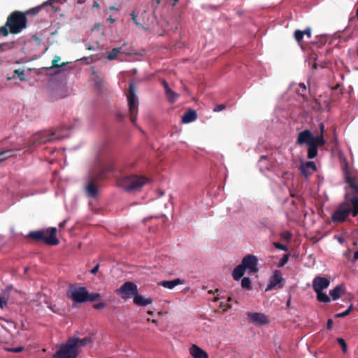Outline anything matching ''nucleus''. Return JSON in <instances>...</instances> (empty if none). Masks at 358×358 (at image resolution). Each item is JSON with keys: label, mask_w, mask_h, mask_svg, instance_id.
Masks as SVG:
<instances>
[{"label": "nucleus", "mask_w": 358, "mask_h": 358, "mask_svg": "<svg viewBox=\"0 0 358 358\" xmlns=\"http://www.w3.org/2000/svg\"><path fill=\"white\" fill-rule=\"evenodd\" d=\"M324 125L320 124V134L314 136L310 130H304L299 134L297 143L299 144H306L308 145V158L313 159L317 155V148L323 146L326 143L324 138Z\"/></svg>", "instance_id": "nucleus-1"}, {"label": "nucleus", "mask_w": 358, "mask_h": 358, "mask_svg": "<svg viewBox=\"0 0 358 358\" xmlns=\"http://www.w3.org/2000/svg\"><path fill=\"white\" fill-rule=\"evenodd\" d=\"M352 213L353 217L358 215V198L352 196L350 200L341 203L335 210L331 216L334 222H341L346 220L349 215Z\"/></svg>", "instance_id": "nucleus-2"}, {"label": "nucleus", "mask_w": 358, "mask_h": 358, "mask_svg": "<svg viewBox=\"0 0 358 358\" xmlns=\"http://www.w3.org/2000/svg\"><path fill=\"white\" fill-rule=\"evenodd\" d=\"M7 27H9L10 31L13 34H17L26 27V17L24 14L15 12L8 18L5 26L0 28V34L3 36L8 35Z\"/></svg>", "instance_id": "nucleus-3"}, {"label": "nucleus", "mask_w": 358, "mask_h": 358, "mask_svg": "<svg viewBox=\"0 0 358 358\" xmlns=\"http://www.w3.org/2000/svg\"><path fill=\"white\" fill-rule=\"evenodd\" d=\"M148 182V179L144 176H124L118 181V185L122 187L126 190H136L138 189L146 183Z\"/></svg>", "instance_id": "nucleus-4"}, {"label": "nucleus", "mask_w": 358, "mask_h": 358, "mask_svg": "<svg viewBox=\"0 0 358 358\" xmlns=\"http://www.w3.org/2000/svg\"><path fill=\"white\" fill-rule=\"evenodd\" d=\"M78 350L76 348V342L68 340L66 343L61 345L60 348L55 353L54 358H76Z\"/></svg>", "instance_id": "nucleus-5"}, {"label": "nucleus", "mask_w": 358, "mask_h": 358, "mask_svg": "<svg viewBox=\"0 0 358 358\" xmlns=\"http://www.w3.org/2000/svg\"><path fill=\"white\" fill-rule=\"evenodd\" d=\"M66 295L75 302L83 303L87 301L89 292L84 287H78L75 285H71L66 292Z\"/></svg>", "instance_id": "nucleus-6"}, {"label": "nucleus", "mask_w": 358, "mask_h": 358, "mask_svg": "<svg viewBox=\"0 0 358 358\" xmlns=\"http://www.w3.org/2000/svg\"><path fill=\"white\" fill-rule=\"evenodd\" d=\"M117 294L124 300L134 298L138 293L137 285L131 281L125 282L116 291Z\"/></svg>", "instance_id": "nucleus-7"}, {"label": "nucleus", "mask_w": 358, "mask_h": 358, "mask_svg": "<svg viewBox=\"0 0 358 358\" xmlns=\"http://www.w3.org/2000/svg\"><path fill=\"white\" fill-rule=\"evenodd\" d=\"M128 106L130 112V119L131 122H135L136 120V113L138 107V100L136 95L135 87L133 83L129 85V94L127 96Z\"/></svg>", "instance_id": "nucleus-8"}, {"label": "nucleus", "mask_w": 358, "mask_h": 358, "mask_svg": "<svg viewBox=\"0 0 358 358\" xmlns=\"http://www.w3.org/2000/svg\"><path fill=\"white\" fill-rule=\"evenodd\" d=\"M345 180L348 184L345 186V199L346 201L350 200L352 196H356L355 194H358V185L355 178H352L348 173L345 174Z\"/></svg>", "instance_id": "nucleus-9"}, {"label": "nucleus", "mask_w": 358, "mask_h": 358, "mask_svg": "<svg viewBox=\"0 0 358 358\" xmlns=\"http://www.w3.org/2000/svg\"><path fill=\"white\" fill-rule=\"evenodd\" d=\"M284 285V279L279 270H275V272L269 279L268 284L266 288V291L273 289L282 288Z\"/></svg>", "instance_id": "nucleus-10"}, {"label": "nucleus", "mask_w": 358, "mask_h": 358, "mask_svg": "<svg viewBox=\"0 0 358 358\" xmlns=\"http://www.w3.org/2000/svg\"><path fill=\"white\" fill-rule=\"evenodd\" d=\"M248 317L249 322L256 325H264L269 323L268 317L261 313H248Z\"/></svg>", "instance_id": "nucleus-11"}, {"label": "nucleus", "mask_w": 358, "mask_h": 358, "mask_svg": "<svg viewBox=\"0 0 358 358\" xmlns=\"http://www.w3.org/2000/svg\"><path fill=\"white\" fill-rule=\"evenodd\" d=\"M299 169L305 178H308L317 171L316 165L313 162L301 161Z\"/></svg>", "instance_id": "nucleus-12"}, {"label": "nucleus", "mask_w": 358, "mask_h": 358, "mask_svg": "<svg viewBox=\"0 0 358 358\" xmlns=\"http://www.w3.org/2000/svg\"><path fill=\"white\" fill-rule=\"evenodd\" d=\"M258 263V259L256 256L249 255L245 256L241 264L238 265L235 268H256Z\"/></svg>", "instance_id": "nucleus-13"}, {"label": "nucleus", "mask_w": 358, "mask_h": 358, "mask_svg": "<svg viewBox=\"0 0 358 358\" xmlns=\"http://www.w3.org/2000/svg\"><path fill=\"white\" fill-rule=\"evenodd\" d=\"M62 138V136L55 133H52V134H37L33 137L32 141L33 144H35L36 142L42 144L51 142L56 139H60Z\"/></svg>", "instance_id": "nucleus-14"}, {"label": "nucleus", "mask_w": 358, "mask_h": 358, "mask_svg": "<svg viewBox=\"0 0 358 358\" xmlns=\"http://www.w3.org/2000/svg\"><path fill=\"white\" fill-rule=\"evenodd\" d=\"M330 284V281L324 277L317 276L313 281V288L315 292L323 291L327 289Z\"/></svg>", "instance_id": "nucleus-15"}, {"label": "nucleus", "mask_w": 358, "mask_h": 358, "mask_svg": "<svg viewBox=\"0 0 358 358\" xmlns=\"http://www.w3.org/2000/svg\"><path fill=\"white\" fill-rule=\"evenodd\" d=\"M57 229L51 227L45 231V243L50 245L59 244V240L56 237Z\"/></svg>", "instance_id": "nucleus-16"}, {"label": "nucleus", "mask_w": 358, "mask_h": 358, "mask_svg": "<svg viewBox=\"0 0 358 358\" xmlns=\"http://www.w3.org/2000/svg\"><path fill=\"white\" fill-rule=\"evenodd\" d=\"M185 283V280L180 278H176L172 280H163L158 282V285L162 286L164 288L171 289L176 286Z\"/></svg>", "instance_id": "nucleus-17"}, {"label": "nucleus", "mask_w": 358, "mask_h": 358, "mask_svg": "<svg viewBox=\"0 0 358 358\" xmlns=\"http://www.w3.org/2000/svg\"><path fill=\"white\" fill-rule=\"evenodd\" d=\"M162 83L164 86L165 94H166L167 99L169 100V102L174 103L179 97V94L176 93L175 92H173L169 87L166 81L163 80Z\"/></svg>", "instance_id": "nucleus-18"}, {"label": "nucleus", "mask_w": 358, "mask_h": 358, "mask_svg": "<svg viewBox=\"0 0 358 358\" xmlns=\"http://www.w3.org/2000/svg\"><path fill=\"white\" fill-rule=\"evenodd\" d=\"M189 353L193 358H208V354L196 345L190 348Z\"/></svg>", "instance_id": "nucleus-19"}, {"label": "nucleus", "mask_w": 358, "mask_h": 358, "mask_svg": "<svg viewBox=\"0 0 358 358\" xmlns=\"http://www.w3.org/2000/svg\"><path fill=\"white\" fill-rule=\"evenodd\" d=\"M345 292V286L342 284L336 286L329 291V294L333 301L338 299Z\"/></svg>", "instance_id": "nucleus-20"}, {"label": "nucleus", "mask_w": 358, "mask_h": 358, "mask_svg": "<svg viewBox=\"0 0 358 358\" xmlns=\"http://www.w3.org/2000/svg\"><path fill=\"white\" fill-rule=\"evenodd\" d=\"M134 303L138 306H145L151 304L153 301L152 298H145L143 296L138 295V294L134 298Z\"/></svg>", "instance_id": "nucleus-21"}, {"label": "nucleus", "mask_w": 358, "mask_h": 358, "mask_svg": "<svg viewBox=\"0 0 358 358\" xmlns=\"http://www.w3.org/2000/svg\"><path fill=\"white\" fill-rule=\"evenodd\" d=\"M197 118V114L194 110H189L184 113L182 117V122L188 124L194 122Z\"/></svg>", "instance_id": "nucleus-22"}, {"label": "nucleus", "mask_w": 358, "mask_h": 358, "mask_svg": "<svg viewBox=\"0 0 358 358\" xmlns=\"http://www.w3.org/2000/svg\"><path fill=\"white\" fill-rule=\"evenodd\" d=\"M317 294V300L322 303H329L331 298L323 291L315 292Z\"/></svg>", "instance_id": "nucleus-23"}, {"label": "nucleus", "mask_w": 358, "mask_h": 358, "mask_svg": "<svg viewBox=\"0 0 358 358\" xmlns=\"http://www.w3.org/2000/svg\"><path fill=\"white\" fill-rule=\"evenodd\" d=\"M29 236L37 241L43 240L45 241V231H31Z\"/></svg>", "instance_id": "nucleus-24"}, {"label": "nucleus", "mask_w": 358, "mask_h": 358, "mask_svg": "<svg viewBox=\"0 0 358 358\" xmlns=\"http://www.w3.org/2000/svg\"><path fill=\"white\" fill-rule=\"evenodd\" d=\"M71 341H74L76 342V348L78 345L80 346H85L87 345L88 343L92 342V339L90 337H85L84 338L80 339V338H70Z\"/></svg>", "instance_id": "nucleus-25"}, {"label": "nucleus", "mask_w": 358, "mask_h": 358, "mask_svg": "<svg viewBox=\"0 0 358 358\" xmlns=\"http://www.w3.org/2000/svg\"><path fill=\"white\" fill-rule=\"evenodd\" d=\"M86 192L90 197H95L97 194L96 187L92 183H90L86 187Z\"/></svg>", "instance_id": "nucleus-26"}, {"label": "nucleus", "mask_w": 358, "mask_h": 358, "mask_svg": "<svg viewBox=\"0 0 358 358\" xmlns=\"http://www.w3.org/2000/svg\"><path fill=\"white\" fill-rule=\"evenodd\" d=\"M121 49L120 48L113 49L108 55V59L109 60L115 59L118 55L120 53Z\"/></svg>", "instance_id": "nucleus-27"}, {"label": "nucleus", "mask_w": 358, "mask_h": 358, "mask_svg": "<svg viewBox=\"0 0 358 358\" xmlns=\"http://www.w3.org/2000/svg\"><path fill=\"white\" fill-rule=\"evenodd\" d=\"M13 151L11 150H6L0 152V162L5 160L13 155Z\"/></svg>", "instance_id": "nucleus-28"}, {"label": "nucleus", "mask_w": 358, "mask_h": 358, "mask_svg": "<svg viewBox=\"0 0 358 358\" xmlns=\"http://www.w3.org/2000/svg\"><path fill=\"white\" fill-rule=\"evenodd\" d=\"M245 270H233L232 276L236 280L241 279L245 274Z\"/></svg>", "instance_id": "nucleus-29"}, {"label": "nucleus", "mask_w": 358, "mask_h": 358, "mask_svg": "<svg viewBox=\"0 0 358 358\" xmlns=\"http://www.w3.org/2000/svg\"><path fill=\"white\" fill-rule=\"evenodd\" d=\"M241 287L244 289H246L248 290L250 289L251 286V281L249 278H243L241 280Z\"/></svg>", "instance_id": "nucleus-30"}, {"label": "nucleus", "mask_w": 358, "mask_h": 358, "mask_svg": "<svg viewBox=\"0 0 358 358\" xmlns=\"http://www.w3.org/2000/svg\"><path fill=\"white\" fill-rule=\"evenodd\" d=\"M352 309H353V306L350 305L346 310H345L344 312L340 313L335 314L334 317L336 318L344 317L348 315L351 313Z\"/></svg>", "instance_id": "nucleus-31"}, {"label": "nucleus", "mask_w": 358, "mask_h": 358, "mask_svg": "<svg viewBox=\"0 0 358 358\" xmlns=\"http://www.w3.org/2000/svg\"><path fill=\"white\" fill-rule=\"evenodd\" d=\"M100 297L101 295L99 293H89V296H87V301H95Z\"/></svg>", "instance_id": "nucleus-32"}, {"label": "nucleus", "mask_w": 358, "mask_h": 358, "mask_svg": "<svg viewBox=\"0 0 358 358\" xmlns=\"http://www.w3.org/2000/svg\"><path fill=\"white\" fill-rule=\"evenodd\" d=\"M337 342L341 345L343 352L344 353H345L347 352V344H346L345 340L342 338H338Z\"/></svg>", "instance_id": "nucleus-33"}, {"label": "nucleus", "mask_w": 358, "mask_h": 358, "mask_svg": "<svg viewBox=\"0 0 358 358\" xmlns=\"http://www.w3.org/2000/svg\"><path fill=\"white\" fill-rule=\"evenodd\" d=\"M303 36H304V32H302V31L296 30L294 33V37L299 43H300L301 41Z\"/></svg>", "instance_id": "nucleus-34"}, {"label": "nucleus", "mask_w": 358, "mask_h": 358, "mask_svg": "<svg viewBox=\"0 0 358 358\" xmlns=\"http://www.w3.org/2000/svg\"><path fill=\"white\" fill-rule=\"evenodd\" d=\"M287 260H288V257L287 255H284L280 260V262H278V266L279 267H282L287 262Z\"/></svg>", "instance_id": "nucleus-35"}, {"label": "nucleus", "mask_w": 358, "mask_h": 358, "mask_svg": "<svg viewBox=\"0 0 358 358\" xmlns=\"http://www.w3.org/2000/svg\"><path fill=\"white\" fill-rule=\"evenodd\" d=\"M106 306V303H103V302H100V303H96L93 306L94 308L97 309V310L103 309Z\"/></svg>", "instance_id": "nucleus-36"}, {"label": "nucleus", "mask_w": 358, "mask_h": 358, "mask_svg": "<svg viewBox=\"0 0 358 358\" xmlns=\"http://www.w3.org/2000/svg\"><path fill=\"white\" fill-rule=\"evenodd\" d=\"M298 92L301 95H303V92L306 91V87L304 83L299 84V89L297 90Z\"/></svg>", "instance_id": "nucleus-37"}, {"label": "nucleus", "mask_w": 358, "mask_h": 358, "mask_svg": "<svg viewBox=\"0 0 358 358\" xmlns=\"http://www.w3.org/2000/svg\"><path fill=\"white\" fill-rule=\"evenodd\" d=\"M60 61V57L59 56H55L52 60V66L53 67H58V62Z\"/></svg>", "instance_id": "nucleus-38"}, {"label": "nucleus", "mask_w": 358, "mask_h": 358, "mask_svg": "<svg viewBox=\"0 0 358 358\" xmlns=\"http://www.w3.org/2000/svg\"><path fill=\"white\" fill-rule=\"evenodd\" d=\"M15 73L17 74L20 80H24V71L20 70H15Z\"/></svg>", "instance_id": "nucleus-39"}, {"label": "nucleus", "mask_w": 358, "mask_h": 358, "mask_svg": "<svg viewBox=\"0 0 358 358\" xmlns=\"http://www.w3.org/2000/svg\"><path fill=\"white\" fill-rule=\"evenodd\" d=\"M22 350H23L22 347H17V348H13L8 349V351L12 352H20Z\"/></svg>", "instance_id": "nucleus-40"}, {"label": "nucleus", "mask_w": 358, "mask_h": 358, "mask_svg": "<svg viewBox=\"0 0 358 358\" xmlns=\"http://www.w3.org/2000/svg\"><path fill=\"white\" fill-rule=\"evenodd\" d=\"M282 236L283 238L288 240L291 238L292 234L289 231H284L282 234Z\"/></svg>", "instance_id": "nucleus-41"}, {"label": "nucleus", "mask_w": 358, "mask_h": 358, "mask_svg": "<svg viewBox=\"0 0 358 358\" xmlns=\"http://www.w3.org/2000/svg\"><path fill=\"white\" fill-rule=\"evenodd\" d=\"M224 108H225V106H224V105L220 104V105L217 106L214 108V110H214L215 112H220V111H221V110H224Z\"/></svg>", "instance_id": "nucleus-42"}, {"label": "nucleus", "mask_w": 358, "mask_h": 358, "mask_svg": "<svg viewBox=\"0 0 358 358\" xmlns=\"http://www.w3.org/2000/svg\"><path fill=\"white\" fill-rule=\"evenodd\" d=\"M333 324H334L333 320L331 319H329L327 320V329H331L332 328Z\"/></svg>", "instance_id": "nucleus-43"}, {"label": "nucleus", "mask_w": 358, "mask_h": 358, "mask_svg": "<svg viewBox=\"0 0 358 358\" xmlns=\"http://www.w3.org/2000/svg\"><path fill=\"white\" fill-rule=\"evenodd\" d=\"M220 306L224 308V311H227L229 308H230L231 306L229 304H224V303H220Z\"/></svg>", "instance_id": "nucleus-44"}, {"label": "nucleus", "mask_w": 358, "mask_h": 358, "mask_svg": "<svg viewBox=\"0 0 358 358\" xmlns=\"http://www.w3.org/2000/svg\"><path fill=\"white\" fill-rule=\"evenodd\" d=\"M302 32H304V35H306L308 38H310L311 36V30L310 28L306 29L304 31H302Z\"/></svg>", "instance_id": "nucleus-45"}, {"label": "nucleus", "mask_w": 358, "mask_h": 358, "mask_svg": "<svg viewBox=\"0 0 358 358\" xmlns=\"http://www.w3.org/2000/svg\"><path fill=\"white\" fill-rule=\"evenodd\" d=\"M275 247L280 250H284V251H286L287 250V248L281 244H279V243H276L275 244Z\"/></svg>", "instance_id": "nucleus-46"}, {"label": "nucleus", "mask_w": 358, "mask_h": 358, "mask_svg": "<svg viewBox=\"0 0 358 358\" xmlns=\"http://www.w3.org/2000/svg\"><path fill=\"white\" fill-rule=\"evenodd\" d=\"M7 303L6 301L0 296V307L3 308L4 306H6Z\"/></svg>", "instance_id": "nucleus-47"}, {"label": "nucleus", "mask_w": 358, "mask_h": 358, "mask_svg": "<svg viewBox=\"0 0 358 358\" xmlns=\"http://www.w3.org/2000/svg\"><path fill=\"white\" fill-rule=\"evenodd\" d=\"M220 292V290L218 289H216L215 291H213V290H209L208 291V294H218V292Z\"/></svg>", "instance_id": "nucleus-48"}, {"label": "nucleus", "mask_w": 358, "mask_h": 358, "mask_svg": "<svg viewBox=\"0 0 358 358\" xmlns=\"http://www.w3.org/2000/svg\"><path fill=\"white\" fill-rule=\"evenodd\" d=\"M66 223V220H64L62 222L59 223V227H64Z\"/></svg>", "instance_id": "nucleus-49"}, {"label": "nucleus", "mask_w": 358, "mask_h": 358, "mask_svg": "<svg viewBox=\"0 0 358 358\" xmlns=\"http://www.w3.org/2000/svg\"><path fill=\"white\" fill-rule=\"evenodd\" d=\"M93 6V8H99V3H98V2L94 1V2L93 3V6Z\"/></svg>", "instance_id": "nucleus-50"}, {"label": "nucleus", "mask_w": 358, "mask_h": 358, "mask_svg": "<svg viewBox=\"0 0 358 358\" xmlns=\"http://www.w3.org/2000/svg\"><path fill=\"white\" fill-rule=\"evenodd\" d=\"M107 20H108L110 23H111V24H113V23L115 22V20H114L113 17H109L107 19Z\"/></svg>", "instance_id": "nucleus-51"}, {"label": "nucleus", "mask_w": 358, "mask_h": 358, "mask_svg": "<svg viewBox=\"0 0 358 358\" xmlns=\"http://www.w3.org/2000/svg\"><path fill=\"white\" fill-rule=\"evenodd\" d=\"M337 240L338 241V242L340 243H343V238L342 237H341V236L337 237Z\"/></svg>", "instance_id": "nucleus-52"}, {"label": "nucleus", "mask_w": 358, "mask_h": 358, "mask_svg": "<svg viewBox=\"0 0 358 358\" xmlns=\"http://www.w3.org/2000/svg\"><path fill=\"white\" fill-rule=\"evenodd\" d=\"M354 258L355 259H358V250L355 252V253H354Z\"/></svg>", "instance_id": "nucleus-53"}, {"label": "nucleus", "mask_w": 358, "mask_h": 358, "mask_svg": "<svg viewBox=\"0 0 358 358\" xmlns=\"http://www.w3.org/2000/svg\"><path fill=\"white\" fill-rule=\"evenodd\" d=\"M100 266H101V265L99 264H96L94 266L93 268L96 269V268H99Z\"/></svg>", "instance_id": "nucleus-54"}, {"label": "nucleus", "mask_w": 358, "mask_h": 358, "mask_svg": "<svg viewBox=\"0 0 358 358\" xmlns=\"http://www.w3.org/2000/svg\"><path fill=\"white\" fill-rule=\"evenodd\" d=\"M98 271L99 270H90V272L93 274H96Z\"/></svg>", "instance_id": "nucleus-55"}, {"label": "nucleus", "mask_w": 358, "mask_h": 358, "mask_svg": "<svg viewBox=\"0 0 358 358\" xmlns=\"http://www.w3.org/2000/svg\"><path fill=\"white\" fill-rule=\"evenodd\" d=\"M148 322L152 321V322L155 323V324L157 322V321L156 320H150V319H148Z\"/></svg>", "instance_id": "nucleus-56"}, {"label": "nucleus", "mask_w": 358, "mask_h": 358, "mask_svg": "<svg viewBox=\"0 0 358 358\" xmlns=\"http://www.w3.org/2000/svg\"><path fill=\"white\" fill-rule=\"evenodd\" d=\"M148 314L150 315H153V312L151 311V310H148Z\"/></svg>", "instance_id": "nucleus-57"}, {"label": "nucleus", "mask_w": 358, "mask_h": 358, "mask_svg": "<svg viewBox=\"0 0 358 358\" xmlns=\"http://www.w3.org/2000/svg\"><path fill=\"white\" fill-rule=\"evenodd\" d=\"M133 20L136 22V17L133 15Z\"/></svg>", "instance_id": "nucleus-58"}, {"label": "nucleus", "mask_w": 358, "mask_h": 358, "mask_svg": "<svg viewBox=\"0 0 358 358\" xmlns=\"http://www.w3.org/2000/svg\"><path fill=\"white\" fill-rule=\"evenodd\" d=\"M219 300V299L217 297H215V299H214L215 301H217Z\"/></svg>", "instance_id": "nucleus-59"}, {"label": "nucleus", "mask_w": 358, "mask_h": 358, "mask_svg": "<svg viewBox=\"0 0 358 358\" xmlns=\"http://www.w3.org/2000/svg\"><path fill=\"white\" fill-rule=\"evenodd\" d=\"M250 271L255 273V272L257 271L258 270L253 269V270H250Z\"/></svg>", "instance_id": "nucleus-60"}, {"label": "nucleus", "mask_w": 358, "mask_h": 358, "mask_svg": "<svg viewBox=\"0 0 358 358\" xmlns=\"http://www.w3.org/2000/svg\"><path fill=\"white\" fill-rule=\"evenodd\" d=\"M231 300V297H228L227 301H230Z\"/></svg>", "instance_id": "nucleus-61"}, {"label": "nucleus", "mask_w": 358, "mask_h": 358, "mask_svg": "<svg viewBox=\"0 0 358 358\" xmlns=\"http://www.w3.org/2000/svg\"><path fill=\"white\" fill-rule=\"evenodd\" d=\"M178 0H174V3H176Z\"/></svg>", "instance_id": "nucleus-62"}, {"label": "nucleus", "mask_w": 358, "mask_h": 358, "mask_svg": "<svg viewBox=\"0 0 358 358\" xmlns=\"http://www.w3.org/2000/svg\"><path fill=\"white\" fill-rule=\"evenodd\" d=\"M115 8L114 7H110V10H114Z\"/></svg>", "instance_id": "nucleus-63"}]
</instances>
